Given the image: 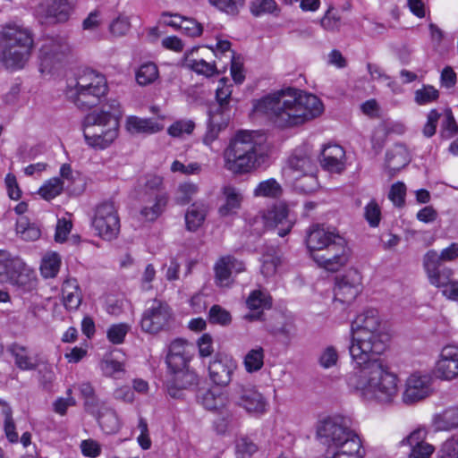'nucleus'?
<instances>
[{
	"mask_svg": "<svg viewBox=\"0 0 458 458\" xmlns=\"http://www.w3.org/2000/svg\"><path fill=\"white\" fill-rule=\"evenodd\" d=\"M246 304L252 312L246 314L244 318L248 321L260 320L263 317V310L272 307V297L267 292L255 290L247 298Z\"/></svg>",
	"mask_w": 458,
	"mask_h": 458,
	"instance_id": "32",
	"label": "nucleus"
},
{
	"mask_svg": "<svg viewBox=\"0 0 458 458\" xmlns=\"http://www.w3.org/2000/svg\"><path fill=\"white\" fill-rule=\"evenodd\" d=\"M208 318L211 324H218L221 326H228L232 321L230 312L216 304L210 308Z\"/></svg>",
	"mask_w": 458,
	"mask_h": 458,
	"instance_id": "56",
	"label": "nucleus"
},
{
	"mask_svg": "<svg viewBox=\"0 0 458 458\" xmlns=\"http://www.w3.org/2000/svg\"><path fill=\"white\" fill-rule=\"evenodd\" d=\"M225 196V203L219 208L218 212L222 216H227L236 212L241 207L242 195L240 191L233 186L226 185L222 189Z\"/></svg>",
	"mask_w": 458,
	"mask_h": 458,
	"instance_id": "37",
	"label": "nucleus"
},
{
	"mask_svg": "<svg viewBox=\"0 0 458 458\" xmlns=\"http://www.w3.org/2000/svg\"><path fill=\"white\" fill-rule=\"evenodd\" d=\"M369 333H386L382 326L378 311L375 309L364 310L356 317L351 326L352 335Z\"/></svg>",
	"mask_w": 458,
	"mask_h": 458,
	"instance_id": "24",
	"label": "nucleus"
},
{
	"mask_svg": "<svg viewBox=\"0 0 458 458\" xmlns=\"http://www.w3.org/2000/svg\"><path fill=\"white\" fill-rule=\"evenodd\" d=\"M437 251L429 250L423 256V267L428 282L442 289L445 296L452 300L458 299V281L454 278V271L445 263L437 261Z\"/></svg>",
	"mask_w": 458,
	"mask_h": 458,
	"instance_id": "5",
	"label": "nucleus"
},
{
	"mask_svg": "<svg viewBox=\"0 0 458 458\" xmlns=\"http://www.w3.org/2000/svg\"><path fill=\"white\" fill-rule=\"evenodd\" d=\"M268 227H277V235L284 237L290 233L293 223L288 218V208L284 204L274 206L263 216Z\"/></svg>",
	"mask_w": 458,
	"mask_h": 458,
	"instance_id": "28",
	"label": "nucleus"
},
{
	"mask_svg": "<svg viewBox=\"0 0 458 458\" xmlns=\"http://www.w3.org/2000/svg\"><path fill=\"white\" fill-rule=\"evenodd\" d=\"M276 9L277 4L275 0H254L250 5V13L255 17L273 13Z\"/></svg>",
	"mask_w": 458,
	"mask_h": 458,
	"instance_id": "55",
	"label": "nucleus"
},
{
	"mask_svg": "<svg viewBox=\"0 0 458 458\" xmlns=\"http://www.w3.org/2000/svg\"><path fill=\"white\" fill-rule=\"evenodd\" d=\"M436 373L438 377L452 380L458 377V347L445 346L436 364Z\"/></svg>",
	"mask_w": 458,
	"mask_h": 458,
	"instance_id": "25",
	"label": "nucleus"
},
{
	"mask_svg": "<svg viewBox=\"0 0 458 458\" xmlns=\"http://www.w3.org/2000/svg\"><path fill=\"white\" fill-rule=\"evenodd\" d=\"M107 89L104 75L92 70H87L73 81L68 83L65 96L78 108L88 110L99 104Z\"/></svg>",
	"mask_w": 458,
	"mask_h": 458,
	"instance_id": "4",
	"label": "nucleus"
},
{
	"mask_svg": "<svg viewBox=\"0 0 458 458\" xmlns=\"http://www.w3.org/2000/svg\"><path fill=\"white\" fill-rule=\"evenodd\" d=\"M190 66L195 72L206 77H211L218 73L215 64L208 63L203 59L191 61Z\"/></svg>",
	"mask_w": 458,
	"mask_h": 458,
	"instance_id": "62",
	"label": "nucleus"
},
{
	"mask_svg": "<svg viewBox=\"0 0 458 458\" xmlns=\"http://www.w3.org/2000/svg\"><path fill=\"white\" fill-rule=\"evenodd\" d=\"M389 339L387 333L352 335L348 347L353 364L348 386L363 398L381 403H392L398 393V377L382 358Z\"/></svg>",
	"mask_w": 458,
	"mask_h": 458,
	"instance_id": "1",
	"label": "nucleus"
},
{
	"mask_svg": "<svg viewBox=\"0 0 458 458\" xmlns=\"http://www.w3.org/2000/svg\"><path fill=\"white\" fill-rule=\"evenodd\" d=\"M195 128V123L191 120H180L174 122L168 128V134L172 137H181L184 133L191 134Z\"/></svg>",
	"mask_w": 458,
	"mask_h": 458,
	"instance_id": "61",
	"label": "nucleus"
},
{
	"mask_svg": "<svg viewBox=\"0 0 458 458\" xmlns=\"http://www.w3.org/2000/svg\"><path fill=\"white\" fill-rule=\"evenodd\" d=\"M320 25L327 31H337L341 27V16L333 7H329L321 18Z\"/></svg>",
	"mask_w": 458,
	"mask_h": 458,
	"instance_id": "54",
	"label": "nucleus"
},
{
	"mask_svg": "<svg viewBox=\"0 0 458 458\" xmlns=\"http://www.w3.org/2000/svg\"><path fill=\"white\" fill-rule=\"evenodd\" d=\"M437 458H458V444L452 437L446 439L441 445Z\"/></svg>",
	"mask_w": 458,
	"mask_h": 458,
	"instance_id": "64",
	"label": "nucleus"
},
{
	"mask_svg": "<svg viewBox=\"0 0 458 458\" xmlns=\"http://www.w3.org/2000/svg\"><path fill=\"white\" fill-rule=\"evenodd\" d=\"M281 264L279 250L274 246L266 247L262 252L260 272L266 277L276 275L278 266Z\"/></svg>",
	"mask_w": 458,
	"mask_h": 458,
	"instance_id": "38",
	"label": "nucleus"
},
{
	"mask_svg": "<svg viewBox=\"0 0 458 458\" xmlns=\"http://www.w3.org/2000/svg\"><path fill=\"white\" fill-rule=\"evenodd\" d=\"M236 368V362L231 357L217 354L208 366L210 379L217 386H227Z\"/></svg>",
	"mask_w": 458,
	"mask_h": 458,
	"instance_id": "23",
	"label": "nucleus"
},
{
	"mask_svg": "<svg viewBox=\"0 0 458 458\" xmlns=\"http://www.w3.org/2000/svg\"><path fill=\"white\" fill-rule=\"evenodd\" d=\"M215 282L220 287H228L233 284L232 276L245 270V264L233 256L220 258L214 267Z\"/></svg>",
	"mask_w": 458,
	"mask_h": 458,
	"instance_id": "21",
	"label": "nucleus"
},
{
	"mask_svg": "<svg viewBox=\"0 0 458 458\" xmlns=\"http://www.w3.org/2000/svg\"><path fill=\"white\" fill-rule=\"evenodd\" d=\"M253 110L266 114L276 126L286 128L318 117L323 112V104L313 94L288 88L258 100Z\"/></svg>",
	"mask_w": 458,
	"mask_h": 458,
	"instance_id": "2",
	"label": "nucleus"
},
{
	"mask_svg": "<svg viewBox=\"0 0 458 458\" xmlns=\"http://www.w3.org/2000/svg\"><path fill=\"white\" fill-rule=\"evenodd\" d=\"M158 77V69L154 63L140 65L136 72V81L141 86L153 83Z\"/></svg>",
	"mask_w": 458,
	"mask_h": 458,
	"instance_id": "47",
	"label": "nucleus"
},
{
	"mask_svg": "<svg viewBox=\"0 0 458 458\" xmlns=\"http://www.w3.org/2000/svg\"><path fill=\"white\" fill-rule=\"evenodd\" d=\"M16 231L25 241H36L41 235V231L37 225L30 224L23 219L17 223Z\"/></svg>",
	"mask_w": 458,
	"mask_h": 458,
	"instance_id": "51",
	"label": "nucleus"
},
{
	"mask_svg": "<svg viewBox=\"0 0 458 458\" xmlns=\"http://www.w3.org/2000/svg\"><path fill=\"white\" fill-rule=\"evenodd\" d=\"M281 193V185L273 178L259 182L254 190L257 197L277 198Z\"/></svg>",
	"mask_w": 458,
	"mask_h": 458,
	"instance_id": "48",
	"label": "nucleus"
},
{
	"mask_svg": "<svg viewBox=\"0 0 458 458\" xmlns=\"http://www.w3.org/2000/svg\"><path fill=\"white\" fill-rule=\"evenodd\" d=\"M96 419L101 428L107 434H113L119 430L120 423L116 412L107 409L106 412H100Z\"/></svg>",
	"mask_w": 458,
	"mask_h": 458,
	"instance_id": "43",
	"label": "nucleus"
},
{
	"mask_svg": "<svg viewBox=\"0 0 458 458\" xmlns=\"http://www.w3.org/2000/svg\"><path fill=\"white\" fill-rule=\"evenodd\" d=\"M63 302L69 311L76 310L81 303V293L76 279H67L62 287Z\"/></svg>",
	"mask_w": 458,
	"mask_h": 458,
	"instance_id": "34",
	"label": "nucleus"
},
{
	"mask_svg": "<svg viewBox=\"0 0 458 458\" xmlns=\"http://www.w3.org/2000/svg\"><path fill=\"white\" fill-rule=\"evenodd\" d=\"M84 138L88 145L101 149L109 147L118 136L117 131L96 125H83Z\"/></svg>",
	"mask_w": 458,
	"mask_h": 458,
	"instance_id": "27",
	"label": "nucleus"
},
{
	"mask_svg": "<svg viewBox=\"0 0 458 458\" xmlns=\"http://www.w3.org/2000/svg\"><path fill=\"white\" fill-rule=\"evenodd\" d=\"M344 149L337 145H327L324 147L321 152V157L319 159L321 166L330 172L340 174L344 170Z\"/></svg>",
	"mask_w": 458,
	"mask_h": 458,
	"instance_id": "31",
	"label": "nucleus"
},
{
	"mask_svg": "<svg viewBox=\"0 0 458 458\" xmlns=\"http://www.w3.org/2000/svg\"><path fill=\"white\" fill-rule=\"evenodd\" d=\"M199 402L209 411L217 410L224 405V397L220 393L212 389L200 391L198 394Z\"/></svg>",
	"mask_w": 458,
	"mask_h": 458,
	"instance_id": "42",
	"label": "nucleus"
},
{
	"mask_svg": "<svg viewBox=\"0 0 458 458\" xmlns=\"http://www.w3.org/2000/svg\"><path fill=\"white\" fill-rule=\"evenodd\" d=\"M406 186L402 182L394 183L389 191L388 199L395 207L402 208L405 203Z\"/></svg>",
	"mask_w": 458,
	"mask_h": 458,
	"instance_id": "60",
	"label": "nucleus"
},
{
	"mask_svg": "<svg viewBox=\"0 0 458 458\" xmlns=\"http://www.w3.org/2000/svg\"><path fill=\"white\" fill-rule=\"evenodd\" d=\"M427 432L423 428L413 430L407 437L401 441V445H409L408 458H429L435 447L425 441Z\"/></svg>",
	"mask_w": 458,
	"mask_h": 458,
	"instance_id": "26",
	"label": "nucleus"
},
{
	"mask_svg": "<svg viewBox=\"0 0 458 458\" xmlns=\"http://www.w3.org/2000/svg\"><path fill=\"white\" fill-rule=\"evenodd\" d=\"M197 191L198 186L194 183L185 182L180 184L177 191V196L175 198L176 203L180 205L188 204Z\"/></svg>",
	"mask_w": 458,
	"mask_h": 458,
	"instance_id": "58",
	"label": "nucleus"
},
{
	"mask_svg": "<svg viewBox=\"0 0 458 458\" xmlns=\"http://www.w3.org/2000/svg\"><path fill=\"white\" fill-rule=\"evenodd\" d=\"M172 320V310L167 303L153 300L144 310L140 327L144 332L157 334L166 329Z\"/></svg>",
	"mask_w": 458,
	"mask_h": 458,
	"instance_id": "11",
	"label": "nucleus"
},
{
	"mask_svg": "<svg viewBox=\"0 0 458 458\" xmlns=\"http://www.w3.org/2000/svg\"><path fill=\"white\" fill-rule=\"evenodd\" d=\"M327 458H363L364 452L361 451L360 439L347 441L344 445H338L327 449Z\"/></svg>",
	"mask_w": 458,
	"mask_h": 458,
	"instance_id": "36",
	"label": "nucleus"
},
{
	"mask_svg": "<svg viewBox=\"0 0 458 458\" xmlns=\"http://www.w3.org/2000/svg\"><path fill=\"white\" fill-rule=\"evenodd\" d=\"M264 143V135L258 131H238L224 151L225 167L235 174L250 173L260 165Z\"/></svg>",
	"mask_w": 458,
	"mask_h": 458,
	"instance_id": "3",
	"label": "nucleus"
},
{
	"mask_svg": "<svg viewBox=\"0 0 458 458\" xmlns=\"http://www.w3.org/2000/svg\"><path fill=\"white\" fill-rule=\"evenodd\" d=\"M364 217L369 226H378L381 220V208L375 199H371L364 208Z\"/></svg>",
	"mask_w": 458,
	"mask_h": 458,
	"instance_id": "57",
	"label": "nucleus"
},
{
	"mask_svg": "<svg viewBox=\"0 0 458 458\" xmlns=\"http://www.w3.org/2000/svg\"><path fill=\"white\" fill-rule=\"evenodd\" d=\"M63 190L64 182L58 177H54L39 188L38 194L44 199L50 200L61 194Z\"/></svg>",
	"mask_w": 458,
	"mask_h": 458,
	"instance_id": "50",
	"label": "nucleus"
},
{
	"mask_svg": "<svg viewBox=\"0 0 458 458\" xmlns=\"http://www.w3.org/2000/svg\"><path fill=\"white\" fill-rule=\"evenodd\" d=\"M231 401L252 414H262L267 410V401L263 394L250 384L237 383L230 393Z\"/></svg>",
	"mask_w": 458,
	"mask_h": 458,
	"instance_id": "10",
	"label": "nucleus"
},
{
	"mask_svg": "<svg viewBox=\"0 0 458 458\" xmlns=\"http://www.w3.org/2000/svg\"><path fill=\"white\" fill-rule=\"evenodd\" d=\"M32 47L0 46V63L6 69L18 70L28 62Z\"/></svg>",
	"mask_w": 458,
	"mask_h": 458,
	"instance_id": "29",
	"label": "nucleus"
},
{
	"mask_svg": "<svg viewBox=\"0 0 458 458\" xmlns=\"http://www.w3.org/2000/svg\"><path fill=\"white\" fill-rule=\"evenodd\" d=\"M264 349L257 347L251 349L244 357V367L249 373L259 371L264 365Z\"/></svg>",
	"mask_w": 458,
	"mask_h": 458,
	"instance_id": "44",
	"label": "nucleus"
},
{
	"mask_svg": "<svg viewBox=\"0 0 458 458\" xmlns=\"http://www.w3.org/2000/svg\"><path fill=\"white\" fill-rule=\"evenodd\" d=\"M289 167L299 172L302 175L296 178L295 187L301 191L310 192L317 187V178L314 176V165L312 160L306 156H292L289 158Z\"/></svg>",
	"mask_w": 458,
	"mask_h": 458,
	"instance_id": "15",
	"label": "nucleus"
},
{
	"mask_svg": "<svg viewBox=\"0 0 458 458\" xmlns=\"http://www.w3.org/2000/svg\"><path fill=\"white\" fill-rule=\"evenodd\" d=\"M100 368L104 376L114 378H121V376L125 372L123 363L114 359L103 360Z\"/></svg>",
	"mask_w": 458,
	"mask_h": 458,
	"instance_id": "53",
	"label": "nucleus"
},
{
	"mask_svg": "<svg viewBox=\"0 0 458 458\" xmlns=\"http://www.w3.org/2000/svg\"><path fill=\"white\" fill-rule=\"evenodd\" d=\"M71 4L68 0H47L36 8V13L41 22H64L69 19Z\"/></svg>",
	"mask_w": 458,
	"mask_h": 458,
	"instance_id": "19",
	"label": "nucleus"
},
{
	"mask_svg": "<svg viewBox=\"0 0 458 458\" xmlns=\"http://www.w3.org/2000/svg\"><path fill=\"white\" fill-rule=\"evenodd\" d=\"M163 17L169 16L174 17L177 20H180V28L179 30H182L183 33L189 37H199L203 32V27L201 23L198 22L193 18H188L182 16L178 13H170L167 12H164L162 13Z\"/></svg>",
	"mask_w": 458,
	"mask_h": 458,
	"instance_id": "41",
	"label": "nucleus"
},
{
	"mask_svg": "<svg viewBox=\"0 0 458 458\" xmlns=\"http://www.w3.org/2000/svg\"><path fill=\"white\" fill-rule=\"evenodd\" d=\"M172 377L168 381V394L173 398H179L182 390L191 389L198 385L197 374L188 368L171 373Z\"/></svg>",
	"mask_w": 458,
	"mask_h": 458,
	"instance_id": "30",
	"label": "nucleus"
},
{
	"mask_svg": "<svg viewBox=\"0 0 458 458\" xmlns=\"http://www.w3.org/2000/svg\"><path fill=\"white\" fill-rule=\"evenodd\" d=\"M433 423L437 430L448 431L458 428V406H452L434 416Z\"/></svg>",
	"mask_w": 458,
	"mask_h": 458,
	"instance_id": "39",
	"label": "nucleus"
},
{
	"mask_svg": "<svg viewBox=\"0 0 458 458\" xmlns=\"http://www.w3.org/2000/svg\"><path fill=\"white\" fill-rule=\"evenodd\" d=\"M12 353L15 358V364L19 369L22 370H33L38 368V365L33 358L27 354L25 347L14 345L12 348Z\"/></svg>",
	"mask_w": 458,
	"mask_h": 458,
	"instance_id": "46",
	"label": "nucleus"
},
{
	"mask_svg": "<svg viewBox=\"0 0 458 458\" xmlns=\"http://www.w3.org/2000/svg\"><path fill=\"white\" fill-rule=\"evenodd\" d=\"M432 392V378L429 376L412 374L406 380L403 402L412 404L428 397Z\"/></svg>",
	"mask_w": 458,
	"mask_h": 458,
	"instance_id": "17",
	"label": "nucleus"
},
{
	"mask_svg": "<svg viewBox=\"0 0 458 458\" xmlns=\"http://www.w3.org/2000/svg\"><path fill=\"white\" fill-rule=\"evenodd\" d=\"M230 106L224 104H210L208 106V131L203 138L206 145H210L218 136L219 132L226 128L230 120Z\"/></svg>",
	"mask_w": 458,
	"mask_h": 458,
	"instance_id": "16",
	"label": "nucleus"
},
{
	"mask_svg": "<svg viewBox=\"0 0 458 458\" xmlns=\"http://www.w3.org/2000/svg\"><path fill=\"white\" fill-rule=\"evenodd\" d=\"M440 93L432 85H423L421 89L414 92V101L419 106L428 105L436 102L439 98Z\"/></svg>",
	"mask_w": 458,
	"mask_h": 458,
	"instance_id": "49",
	"label": "nucleus"
},
{
	"mask_svg": "<svg viewBox=\"0 0 458 458\" xmlns=\"http://www.w3.org/2000/svg\"><path fill=\"white\" fill-rule=\"evenodd\" d=\"M128 332V327L125 324L113 325L107 330V338L114 344H120L123 342Z\"/></svg>",
	"mask_w": 458,
	"mask_h": 458,
	"instance_id": "63",
	"label": "nucleus"
},
{
	"mask_svg": "<svg viewBox=\"0 0 458 458\" xmlns=\"http://www.w3.org/2000/svg\"><path fill=\"white\" fill-rule=\"evenodd\" d=\"M349 257L350 249L343 237L336 238L324 251L314 253L312 259L327 271L336 272L347 264Z\"/></svg>",
	"mask_w": 458,
	"mask_h": 458,
	"instance_id": "12",
	"label": "nucleus"
},
{
	"mask_svg": "<svg viewBox=\"0 0 458 458\" xmlns=\"http://www.w3.org/2000/svg\"><path fill=\"white\" fill-rule=\"evenodd\" d=\"M32 33L27 28L17 24H7L0 31V46L33 47Z\"/></svg>",
	"mask_w": 458,
	"mask_h": 458,
	"instance_id": "22",
	"label": "nucleus"
},
{
	"mask_svg": "<svg viewBox=\"0 0 458 458\" xmlns=\"http://www.w3.org/2000/svg\"><path fill=\"white\" fill-rule=\"evenodd\" d=\"M208 3L229 15L236 16L240 8L244 5L245 0H208Z\"/></svg>",
	"mask_w": 458,
	"mask_h": 458,
	"instance_id": "52",
	"label": "nucleus"
},
{
	"mask_svg": "<svg viewBox=\"0 0 458 458\" xmlns=\"http://www.w3.org/2000/svg\"><path fill=\"white\" fill-rule=\"evenodd\" d=\"M126 128L131 133L153 134L160 131L163 125L151 118L129 116L126 121Z\"/></svg>",
	"mask_w": 458,
	"mask_h": 458,
	"instance_id": "35",
	"label": "nucleus"
},
{
	"mask_svg": "<svg viewBox=\"0 0 458 458\" xmlns=\"http://www.w3.org/2000/svg\"><path fill=\"white\" fill-rule=\"evenodd\" d=\"M122 109L117 100L112 99L103 104L99 109L89 113L83 121V125L104 126L113 131L119 129V120Z\"/></svg>",
	"mask_w": 458,
	"mask_h": 458,
	"instance_id": "13",
	"label": "nucleus"
},
{
	"mask_svg": "<svg viewBox=\"0 0 458 458\" xmlns=\"http://www.w3.org/2000/svg\"><path fill=\"white\" fill-rule=\"evenodd\" d=\"M361 275L356 269H349L343 276L336 277L335 301L351 304L361 292Z\"/></svg>",
	"mask_w": 458,
	"mask_h": 458,
	"instance_id": "14",
	"label": "nucleus"
},
{
	"mask_svg": "<svg viewBox=\"0 0 458 458\" xmlns=\"http://www.w3.org/2000/svg\"><path fill=\"white\" fill-rule=\"evenodd\" d=\"M13 269L6 283L17 287L23 293L31 292L38 284L37 276L33 269L28 267L21 259L11 263Z\"/></svg>",
	"mask_w": 458,
	"mask_h": 458,
	"instance_id": "20",
	"label": "nucleus"
},
{
	"mask_svg": "<svg viewBox=\"0 0 458 458\" xmlns=\"http://www.w3.org/2000/svg\"><path fill=\"white\" fill-rule=\"evenodd\" d=\"M351 418L335 415L321 420L317 427V436L324 445L332 449L344 445L347 441L359 439V436L352 428Z\"/></svg>",
	"mask_w": 458,
	"mask_h": 458,
	"instance_id": "6",
	"label": "nucleus"
},
{
	"mask_svg": "<svg viewBox=\"0 0 458 458\" xmlns=\"http://www.w3.org/2000/svg\"><path fill=\"white\" fill-rule=\"evenodd\" d=\"M92 226L104 240L112 241L118 236L120 217L114 201H104L96 207Z\"/></svg>",
	"mask_w": 458,
	"mask_h": 458,
	"instance_id": "9",
	"label": "nucleus"
},
{
	"mask_svg": "<svg viewBox=\"0 0 458 458\" xmlns=\"http://www.w3.org/2000/svg\"><path fill=\"white\" fill-rule=\"evenodd\" d=\"M336 238H343L336 229L326 228L319 225H313L306 237V244L310 257L313 258L314 253L327 250L336 241Z\"/></svg>",
	"mask_w": 458,
	"mask_h": 458,
	"instance_id": "18",
	"label": "nucleus"
},
{
	"mask_svg": "<svg viewBox=\"0 0 458 458\" xmlns=\"http://www.w3.org/2000/svg\"><path fill=\"white\" fill-rule=\"evenodd\" d=\"M410 161L409 152L403 144H395L386 155V165L391 175L406 166Z\"/></svg>",
	"mask_w": 458,
	"mask_h": 458,
	"instance_id": "33",
	"label": "nucleus"
},
{
	"mask_svg": "<svg viewBox=\"0 0 458 458\" xmlns=\"http://www.w3.org/2000/svg\"><path fill=\"white\" fill-rule=\"evenodd\" d=\"M140 199L143 202L153 201V205L144 207L140 214L148 221L156 220L164 211L168 199L164 191L163 178L156 174L146 175Z\"/></svg>",
	"mask_w": 458,
	"mask_h": 458,
	"instance_id": "7",
	"label": "nucleus"
},
{
	"mask_svg": "<svg viewBox=\"0 0 458 458\" xmlns=\"http://www.w3.org/2000/svg\"><path fill=\"white\" fill-rule=\"evenodd\" d=\"M70 53L69 44L61 38L44 40L39 49V71L43 74H54L60 70Z\"/></svg>",
	"mask_w": 458,
	"mask_h": 458,
	"instance_id": "8",
	"label": "nucleus"
},
{
	"mask_svg": "<svg viewBox=\"0 0 458 458\" xmlns=\"http://www.w3.org/2000/svg\"><path fill=\"white\" fill-rule=\"evenodd\" d=\"M208 208L204 204L193 203L185 214V224L188 231H197L204 223Z\"/></svg>",
	"mask_w": 458,
	"mask_h": 458,
	"instance_id": "40",
	"label": "nucleus"
},
{
	"mask_svg": "<svg viewBox=\"0 0 458 458\" xmlns=\"http://www.w3.org/2000/svg\"><path fill=\"white\" fill-rule=\"evenodd\" d=\"M61 259L57 253H49L44 256L40 265V272L45 278L55 277L60 268Z\"/></svg>",
	"mask_w": 458,
	"mask_h": 458,
	"instance_id": "45",
	"label": "nucleus"
},
{
	"mask_svg": "<svg viewBox=\"0 0 458 458\" xmlns=\"http://www.w3.org/2000/svg\"><path fill=\"white\" fill-rule=\"evenodd\" d=\"M2 413L4 417V432L6 437L11 443H16L18 441V434L15 431L12 408L10 406H5V408L2 410Z\"/></svg>",
	"mask_w": 458,
	"mask_h": 458,
	"instance_id": "59",
	"label": "nucleus"
}]
</instances>
